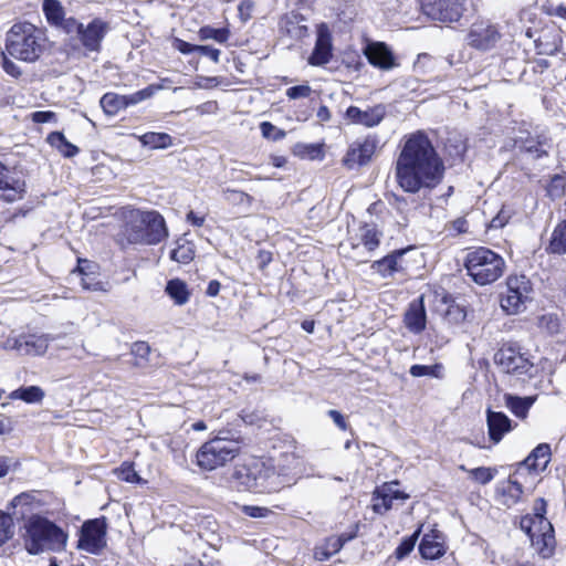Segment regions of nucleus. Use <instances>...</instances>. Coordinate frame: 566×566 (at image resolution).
<instances>
[{
    "mask_svg": "<svg viewBox=\"0 0 566 566\" xmlns=\"http://www.w3.org/2000/svg\"><path fill=\"white\" fill-rule=\"evenodd\" d=\"M446 166L424 130L406 137L396 160L395 175L398 186L408 193L432 191L443 180Z\"/></svg>",
    "mask_w": 566,
    "mask_h": 566,
    "instance_id": "obj_1",
    "label": "nucleus"
},
{
    "mask_svg": "<svg viewBox=\"0 0 566 566\" xmlns=\"http://www.w3.org/2000/svg\"><path fill=\"white\" fill-rule=\"evenodd\" d=\"M228 480L238 491L254 493H273L285 486L281 474L273 467L258 460L248 464L235 465Z\"/></svg>",
    "mask_w": 566,
    "mask_h": 566,
    "instance_id": "obj_2",
    "label": "nucleus"
},
{
    "mask_svg": "<svg viewBox=\"0 0 566 566\" xmlns=\"http://www.w3.org/2000/svg\"><path fill=\"white\" fill-rule=\"evenodd\" d=\"M66 541V533L46 517L33 515L25 524L24 546L31 555L44 551L60 552Z\"/></svg>",
    "mask_w": 566,
    "mask_h": 566,
    "instance_id": "obj_3",
    "label": "nucleus"
},
{
    "mask_svg": "<svg viewBox=\"0 0 566 566\" xmlns=\"http://www.w3.org/2000/svg\"><path fill=\"white\" fill-rule=\"evenodd\" d=\"M464 268L474 283L488 285L497 281L503 275L505 261L493 250L479 247L468 252Z\"/></svg>",
    "mask_w": 566,
    "mask_h": 566,
    "instance_id": "obj_4",
    "label": "nucleus"
},
{
    "mask_svg": "<svg viewBox=\"0 0 566 566\" xmlns=\"http://www.w3.org/2000/svg\"><path fill=\"white\" fill-rule=\"evenodd\" d=\"M8 53L24 62H35L43 51L39 31L30 22L15 23L6 36Z\"/></svg>",
    "mask_w": 566,
    "mask_h": 566,
    "instance_id": "obj_5",
    "label": "nucleus"
},
{
    "mask_svg": "<svg viewBox=\"0 0 566 566\" xmlns=\"http://www.w3.org/2000/svg\"><path fill=\"white\" fill-rule=\"evenodd\" d=\"M125 237L132 244L155 245L168 237V228L158 211H145L139 221L127 224Z\"/></svg>",
    "mask_w": 566,
    "mask_h": 566,
    "instance_id": "obj_6",
    "label": "nucleus"
},
{
    "mask_svg": "<svg viewBox=\"0 0 566 566\" xmlns=\"http://www.w3.org/2000/svg\"><path fill=\"white\" fill-rule=\"evenodd\" d=\"M240 452L238 441L217 437L205 442L197 451V464L206 471H212L232 461Z\"/></svg>",
    "mask_w": 566,
    "mask_h": 566,
    "instance_id": "obj_7",
    "label": "nucleus"
},
{
    "mask_svg": "<svg viewBox=\"0 0 566 566\" xmlns=\"http://www.w3.org/2000/svg\"><path fill=\"white\" fill-rule=\"evenodd\" d=\"M533 300V284L524 275H510L506 279V293L501 296V307L510 315L522 313L526 303Z\"/></svg>",
    "mask_w": 566,
    "mask_h": 566,
    "instance_id": "obj_8",
    "label": "nucleus"
},
{
    "mask_svg": "<svg viewBox=\"0 0 566 566\" xmlns=\"http://www.w3.org/2000/svg\"><path fill=\"white\" fill-rule=\"evenodd\" d=\"M107 520L105 516L87 520L80 531L77 547L98 555L106 547Z\"/></svg>",
    "mask_w": 566,
    "mask_h": 566,
    "instance_id": "obj_9",
    "label": "nucleus"
},
{
    "mask_svg": "<svg viewBox=\"0 0 566 566\" xmlns=\"http://www.w3.org/2000/svg\"><path fill=\"white\" fill-rule=\"evenodd\" d=\"M420 7L428 18L443 23L458 22L465 11L464 0H420Z\"/></svg>",
    "mask_w": 566,
    "mask_h": 566,
    "instance_id": "obj_10",
    "label": "nucleus"
},
{
    "mask_svg": "<svg viewBox=\"0 0 566 566\" xmlns=\"http://www.w3.org/2000/svg\"><path fill=\"white\" fill-rule=\"evenodd\" d=\"M493 359L507 374L525 375L533 368V364L520 353V347L515 344L503 345Z\"/></svg>",
    "mask_w": 566,
    "mask_h": 566,
    "instance_id": "obj_11",
    "label": "nucleus"
},
{
    "mask_svg": "<svg viewBox=\"0 0 566 566\" xmlns=\"http://www.w3.org/2000/svg\"><path fill=\"white\" fill-rule=\"evenodd\" d=\"M501 36L496 24L490 21H478L470 27L467 34V42L471 48L480 51H489L496 45Z\"/></svg>",
    "mask_w": 566,
    "mask_h": 566,
    "instance_id": "obj_12",
    "label": "nucleus"
},
{
    "mask_svg": "<svg viewBox=\"0 0 566 566\" xmlns=\"http://www.w3.org/2000/svg\"><path fill=\"white\" fill-rule=\"evenodd\" d=\"M109 30L111 27L107 21L101 18H94L86 25L83 24L77 40L86 52L99 53L102 42Z\"/></svg>",
    "mask_w": 566,
    "mask_h": 566,
    "instance_id": "obj_13",
    "label": "nucleus"
},
{
    "mask_svg": "<svg viewBox=\"0 0 566 566\" xmlns=\"http://www.w3.org/2000/svg\"><path fill=\"white\" fill-rule=\"evenodd\" d=\"M25 193V180L0 161V199L11 203L23 199Z\"/></svg>",
    "mask_w": 566,
    "mask_h": 566,
    "instance_id": "obj_14",
    "label": "nucleus"
},
{
    "mask_svg": "<svg viewBox=\"0 0 566 566\" xmlns=\"http://www.w3.org/2000/svg\"><path fill=\"white\" fill-rule=\"evenodd\" d=\"M379 144L376 135H368L363 142L354 143L343 158L344 165L353 169L368 164Z\"/></svg>",
    "mask_w": 566,
    "mask_h": 566,
    "instance_id": "obj_15",
    "label": "nucleus"
},
{
    "mask_svg": "<svg viewBox=\"0 0 566 566\" xmlns=\"http://www.w3.org/2000/svg\"><path fill=\"white\" fill-rule=\"evenodd\" d=\"M332 56V35L327 25L322 23L317 29L316 41L314 49L308 56V64L313 66H323L331 61Z\"/></svg>",
    "mask_w": 566,
    "mask_h": 566,
    "instance_id": "obj_16",
    "label": "nucleus"
},
{
    "mask_svg": "<svg viewBox=\"0 0 566 566\" xmlns=\"http://www.w3.org/2000/svg\"><path fill=\"white\" fill-rule=\"evenodd\" d=\"M386 116V106L377 104L363 111L357 106L350 105L345 112V118L356 125L365 127H375L379 125Z\"/></svg>",
    "mask_w": 566,
    "mask_h": 566,
    "instance_id": "obj_17",
    "label": "nucleus"
},
{
    "mask_svg": "<svg viewBox=\"0 0 566 566\" xmlns=\"http://www.w3.org/2000/svg\"><path fill=\"white\" fill-rule=\"evenodd\" d=\"M363 52L368 63L380 70L388 71L397 65L391 49L384 42H367Z\"/></svg>",
    "mask_w": 566,
    "mask_h": 566,
    "instance_id": "obj_18",
    "label": "nucleus"
},
{
    "mask_svg": "<svg viewBox=\"0 0 566 566\" xmlns=\"http://www.w3.org/2000/svg\"><path fill=\"white\" fill-rule=\"evenodd\" d=\"M403 323L407 329L413 334H420L427 326V312L424 295H420L409 303L403 315Z\"/></svg>",
    "mask_w": 566,
    "mask_h": 566,
    "instance_id": "obj_19",
    "label": "nucleus"
},
{
    "mask_svg": "<svg viewBox=\"0 0 566 566\" xmlns=\"http://www.w3.org/2000/svg\"><path fill=\"white\" fill-rule=\"evenodd\" d=\"M486 424L489 439L494 444L499 443L503 437L516 426L506 413L503 411H493L491 408L486 409Z\"/></svg>",
    "mask_w": 566,
    "mask_h": 566,
    "instance_id": "obj_20",
    "label": "nucleus"
},
{
    "mask_svg": "<svg viewBox=\"0 0 566 566\" xmlns=\"http://www.w3.org/2000/svg\"><path fill=\"white\" fill-rule=\"evenodd\" d=\"M444 535L437 528H431L428 533L423 534L419 543V553L424 559H437L444 555L446 543Z\"/></svg>",
    "mask_w": 566,
    "mask_h": 566,
    "instance_id": "obj_21",
    "label": "nucleus"
},
{
    "mask_svg": "<svg viewBox=\"0 0 566 566\" xmlns=\"http://www.w3.org/2000/svg\"><path fill=\"white\" fill-rule=\"evenodd\" d=\"M411 249L412 247L396 249L384 258L374 261L370 268L382 279L392 277L396 273L402 270V266L399 264V260Z\"/></svg>",
    "mask_w": 566,
    "mask_h": 566,
    "instance_id": "obj_22",
    "label": "nucleus"
},
{
    "mask_svg": "<svg viewBox=\"0 0 566 566\" xmlns=\"http://www.w3.org/2000/svg\"><path fill=\"white\" fill-rule=\"evenodd\" d=\"M434 302L441 303V305H444V310H440L438 306L436 307V311L442 312L444 315V318L451 323V324H460L465 321L467 318V312L463 306L457 304L453 300V296L442 290L441 292L436 291L434 292Z\"/></svg>",
    "mask_w": 566,
    "mask_h": 566,
    "instance_id": "obj_23",
    "label": "nucleus"
},
{
    "mask_svg": "<svg viewBox=\"0 0 566 566\" xmlns=\"http://www.w3.org/2000/svg\"><path fill=\"white\" fill-rule=\"evenodd\" d=\"M305 17L300 12L292 11L286 13L280 21L281 30L294 40H302L308 35V28Z\"/></svg>",
    "mask_w": 566,
    "mask_h": 566,
    "instance_id": "obj_24",
    "label": "nucleus"
},
{
    "mask_svg": "<svg viewBox=\"0 0 566 566\" xmlns=\"http://www.w3.org/2000/svg\"><path fill=\"white\" fill-rule=\"evenodd\" d=\"M551 446L548 443H539L520 463V467H525L530 472H542L547 468L551 461Z\"/></svg>",
    "mask_w": 566,
    "mask_h": 566,
    "instance_id": "obj_25",
    "label": "nucleus"
},
{
    "mask_svg": "<svg viewBox=\"0 0 566 566\" xmlns=\"http://www.w3.org/2000/svg\"><path fill=\"white\" fill-rule=\"evenodd\" d=\"M530 539L532 546L543 558H548L553 555L556 544L553 525L546 526L543 530L538 526L537 532Z\"/></svg>",
    "mask_w": 566,
    "mask_h": 566,
    "instance_id": "obj_26",
    "label": "nucleus"
},
{
    "mask_svg": "<svg viewBox=\"0 0 566 566\" xmlns=\"http://www.w3.org/2000/svg\"><path fill=\"white\" fill-rule=\"evenodd\" d=\"M165 293L172 300L174 304L178 306L188 303L191 295L187 283L178 277L167 281Z\"/></svg>",
    "mask_w": 566,
    "mask_h": 566,
    "instance_id": "obj_27",
    "label": "nucleus"
},
{
    "mask_svg": "<svg viewBox=\"0 0 566 566\" xmlns=\"http://www.w3.org/2000/svg\"><path fill=\"white\" fill-rule=\"evenodd\" d=\"M49 335H23L22 355H43L49 346Z\"/></svg>",
    "mask_w": 566,
    "mask_h": 566,
    "instance_id": "obj_28",
    "label": "nucleus"
},
{
    "mask_svg": "<svg viewBox=\"0 0 566 566\" xmlns=\"http://www.w3.org/2000/svg\"><path fill=\"white\" fill-rule=\"evenodd\" d=\"M45 397L44 390L40 386H21L9 394L12 400H22L27 403H40Z\"/></svg>",
    "mask_w": 566,
    "mask_h": 566,
    "instance_id": "obj_29",
    "label": "nucleus"
},
{
    "mask_svg": "<svg viewBox=\"0 0 566 566\" xmlns=\"http://www.w3.org/2000/svg\"><path fill=\"white\" fill-rule=\"evenodd\" d=\"M46 142L66 158H72L80 153L78 147L69 142L62 132L50 133Z\"/></svg>",
    "mask_w": 566,
    "mask_h": 566,
    "instance_id": "obj_30",
    "label": "nucleus"
},
{
    "mask_svg": "<svg viewBox=\"0 0 566 566\" xmlns=\"http://www.w3.org/2000/svg\"><path fill=\"white\" fill-rule=\"evenodd\" d=\"M138 140L150 149H166L172 145V137L167 133L148 132L138 136Z\"/></svg>",
    "mask_w": 566,
    "mask_h": 566,
    "instance_id": "obj_31",
    "label": "nucleus"
},
{
    "mask_svg": "<svg viewBox=\"0 0 566 566\" xmlns=\"http://www.w3.org/2000/svg\"><path fill=\"white\" fill-rule=\"evenodd\" d=\"M390 484H382L381 486H377L373 493V511L377 514H385L392 507V501L389 496Z\"/></svg>",
    "mask_w": 566,
    "mask_h": 566,
    "instance_id": "obj_32",
    "label": "nucleus"
},
{
    "mask_svg": "<svg viewBox=\"0 0 566 566\" xmlns=\"http://www.w3.org/2000/svg\"><path fill=\"white\" fill-rule=\"evenodd\" d=\"M42 11L48 23L53 28H56L65 17L64 7L59 0H43Z\"/></svg>",
    "mask_w": 566,
    "mask_h": 566,
    "instance_id": "obj_33",
    "label": "nucleus"
},
{
    "mask_svg": "<svg viewBox=\"0 0 566 566\" xmlns=\"http://www.w3.org/2000/svg\"><path fill=\"white\" fill-rule=\"evenodd\" d=\"M547 250L553 254H566V219L555 227Z\"/></svg>",
    "mask_w": 566,
    "mask_h": 566,
    "instance_id": "obj_34",
    "label": "nucleus"
},
{
    "mask_svg": "<svg viewBox=\"0 0 566 566\" xmlns=\"http://www.w3.org/2000/svg\"><path fill=\"white\" fill-rule=\"evenodd\" d=\"M505 405L509 410L518 418H525L532 406V401L528 397H520L512 394L504 396Z\"/></svg>",
    "mask_w": 566,
    "mask_h": 566,
    "instance_id": "obj_35",
    "label": "nucleus"
},
{
    "mask_svg": "<svg viewBox=\"0 0 566 566\" xmlns=\"http://www.w3.org/2000/svg\"><path fill=\"white\" fill-rule=\"evenodd\" d=\"M360 240L368 251H375L380 244L382 232L377 229L376 224L364 223L360 227Z\"/></svg>",
    "mask_w": 566,
    "mask_h": 566,
    "instance_id": "obj_36",
    "label": "nucleus"
},
{
    "mask_svg": "<svg viewBox=\"0 0 566 566\" xmlns=\"http://www.w3.org/2000/svg\"><path fill=\"white\" fill-rule=\"evenodd\" d=\"M515 146L520 149V151L531 154L534 156V158L547 156V151L542 148L543 143L539 140L538 137H518L517 139H515Z\"/></svg>",
    "mask_w": 566,
    "mask_h": 566,
    "instance_id": "obj_37",
    "label": "nucleus"
},
{
    "mask_svg": "<svg viewBox=\"0 0 566 566\" xmlns=\"http://www.w3.org/2000/svg\"><path fill=\"white\" fill-rule=\"evenodd\" d=\"M99 104L107 116H114L119 111L125 109L124 97L113 92L105 93L101 97Z\"/></svg>",
    "mask_w": 566,
    "mask_h": 566,
    "instance_id": "obj_38",
    "label": "nucleus"
},
{
    "mask_svg": "<svg viewBox=\"0 0 566 566\" xmlns=\"http://www.w3.org/2000/svg\"><path fill=\"white\" fill-rule=\"evenodd\" d=\"M501 493L505 497V505H514L518 502L523 494V485L518 481L510 478L505 485L502 486Z\"/></svg>",
    "mask_w": 566,
    "mask_h": 566,
    "instance_id": "obj_39",
    "label": "nucleus"
},
{
    "mask_svg": "<svg viewBox=\"0 0 566 566\" xmlns=\"http://www.w3.org/2000/svg\"><path fill=\"white\" fill-rule=\"evenodd\" d=\"M198 36L201 41L214 40L218 43H226L230 36V31L228 28L205 25L199 29Z\"/></svg>",
    "mask_w": 566,
    "mask_h": 566,
    "instance_id": "obj_40",
    "label": "nucleus"
},
{
    "mask_svg": "<svg viewBox=\"0 0 566 566\" xmlns=\"http://www.w3.org/2000/svg\"><path fill=\"white\" fill-rule=\"evenodd\" d=\"M293 154L302 159H318L323 157L322 147L318 144L297 143L293 147Z\"/></svg>",
    "mask_w": 566,
    "mask_h": 566,
    "instance_id": "obj_41",
    "label": "nucleus"
},
{
    "mask_svg": "<svg viewBox=\"0 0 566 566\" xmlns=\"http://www.w3.org/2000/svg\"><path fill=\"white\" fill-rule=\"evenodd\" d=\"M223 197L231 205L245 206L247 208H250L254 201V198L249 193L230 188L223 190Z\"/></svg>",
    "mask_w": 566,
    "mask_h": 566,
    "instance_id": "obj_42",
    "label": "nucleus"
},
{
    "mask_svg": "<svg viewBox=\"0 0 566 566\" xmlns=\"http://www.w3.org/2000/svg\"><path fill=\"white\" fill-rule=\"evenodd\" d=\"M420 534L421 527H418L411 535L402 538L395 551V556L398 559H402L408 556L413 551Z\"/></svg>",
    "mask_w": 566,
    "mask_h": 566,
    "instance_id": "obj_43",
    "label": "nucleus"
},
{
    "mask_svg": "<svg viewBox=\"0 0 566 566\" xmlns=\"http://www.w3.org/2000/svg\"><path fill=\"white\" fill-rule=\"evenodd\" d=\"M442 369H443V367L441 364H434V365L415 364L410 367L409 373L412 377L429 376V377H433V378H441Z\"/></svg>",
    "mask_w": 566,
    "mask_h": 566,
    "instance_id": "obj_44",
    "label": "nucleus"
},
{
    "mask_svg": "<svg viewBox=\"0 0 566 566\" xmlns=\"http://www.w3.org/2000/svg\"><path fill=\"white\" fill-rule=\"evenodd\" d=\"M195 251L192 247L187 244H178L176 249L170 251V259L175 262L187 264L193 260Z\"/></svg>",
    "mask_w": 566,
    "mask_h": 566,
    "instance_id": "obj_45",
    "label": "nucleus"
},
{
    "mask_svg": "<svg viewBox=\"0 0 566 566\" xmlns=\"http://www.w3.org/2000/svg\"><path fill=\"white\" fill-rule=\"evenodd\" d=\"M566 187V177L559 174H556L551 177V180L547 185V193L551 198H560L564 195Z\"/></svg>",
    "mask_w": 566,
    "mask_h": 566,
    "instance_id": "obj_46",
    "label": "nucleus"
},
{
    "mask_svg": "<svg viewBox=\"0 0 566 566\" xmlns=\"http://www.w3.org/2000/svg\"><path fill=\"white\" fill-rule=\"evenodd\" d=\"M546 509L547 502L543 497H538L535 500L533 514L531 516L536 518V521L538 522V526H541V530L552 525L551 522L546 518Z\"/></svg>",
    "mask_w": 566,
    "mask_h": 566,
    "instance_id": "obj_47",
    "label": "nucleus"
},
{
    "mask_svg": "<svg viewBox=\"0 0 566 566\" xmlns=\"http://www.w3.org/2000/svg\"><path fill=\"white\" fill-rule=\"evenodd\" d=\"M260 130L264 138L273 142H279L286 136V132L276 127L271 122H262L260 124Z\"/></svg>",
    "mask_w": 566,
    "mask_h": 566,
    "instance_id": "obj_48",
    "label": "nucleus"
},
{
    "mask_svg": "<svg viewBox=\"0 0 566 566\" xmlns=\"http://www.w3.org/2000/svg\"><path fill=\"white\" fill-rule=\"evenodd\" d=\"M116 474L119 480L128 482V483H138L140 481V476L134 469V464L129 463V462H124L116 470Z\"/></svg>",
    "mask_w": 566,
    "mask_h": 566,
    "instance_id": "obj_49",
    "label": "nucleus"
},
{
    "mask_svg": "<svg viewBox=\"0 0 566 566\" xmlns=\"http://www.w3.org/2000/svg\"><path fill=\"white\" fill-rule=\"evenodd\" d=\"M83 23L80 22L76 18L70 17V18H63L60 24L56 25L55 29L62 30L64 33L72 35L75 34L76 39L80 35V32L82 30Z\"/></svg>",
    "mask_w": 566,
    "mask_h": 566,
    "instance_id": "obj_50",
    "label": "nucleus"
},
{
    "mask_svg": "<svg viewBox=\"0 0 566 566\" xmlns=\"http://www.w3.org/2000/svg\"><path fill=\"white\" fill-rule=\"evenodd\" d=\"M12 517L8 513L0 511V546L12 536Z\"/></svg>",
    "mask_w": 566,
    "mask_h": 566,
    "instance_id": "obj_51",
    "label": "nucleus"
},
{
    "mask_svg": "<svg viewBox=\"0 0 566 566\" xmlns=\"http://www.w3.org/2000/svg\"><path fill=\"white\" fill-rule=\"evenodd\" d=\"M496 470L485 467H479L473 470H471V476L473 480L479 482L480 484H488L490 483L495 474Z\"/></svg>",
    "mask_w": 566,
    "mask_h": 566,
    "instance_id": "obj_52",
    "label": "nucleus"
},
{
    "mask_svg": "<svg viewBox=\"0 0 566 566\" xmlns=\"http://www.w3.org/2000/svg\"><path fill=\"white\" fill-rule=\"evenodd\" d=\"M312 93V87L308 84L294 85L286 90L289 99H298L308 97Z\"/></svg>",
    "mask_w": 566,
    "mask_h": 566,
    "instance_id": "obj_53",
    "label": "nucleus"
},
{
    "mask_svg": "<svg viewBox=\"0 0 566 566\" xmlns=\"http://www.w3.org/2000/svg\"><path fill=\"white\" fill-rule=\"evenodd\" d=\"M241 511L244 515L252 518H263L271 513L270 509L258 505H243Z\"/></svg>",
    "mask_w": 566,
    "mask_h": 566,
    "instance_id": "obj_54",
    "label": "nucleus"
},
{
    "mask_svg": "<svg viewBox=\"0 0 566 566\" xmlns=\"http://www.w3.org/2000/svg\"><path fill=\"white\" fill-rule=\"evenodd\" d=\"M521 530L531 538L538 530V522L531 515H525L520 522Z\"/></svg>",
    "mask_w": 566,
    "mask_h": 566,
    "instance_id": "obj_55",
    "label": "nucleus"
},
{
    "mask_svg": "<svg viewBox=\"0 0 566 566\" xmlns=\"http://www.w3.org/2000/svg\"><path fill=\"white\" fill-rule=\"evenodd\" d=\"M150 354V346L146 342H135L132 345V355H134L136 358L140 359H148V356Z\"/></svg>",
    "mask_w": 566,
    "mask_h": 566,
    "instance_id": "obj_56",
    "label": "nucleus"
},
{
    "mask_svg": "<svg viewBox=\"0 0 566 566\" xmlns=\"http://www.w3.org/2000/svg\"><path fill=\"white\" fill-rule=\"evenodd\" d=\"M1 57H2V69L3 71L14 77V78H18L20 75H21V70L19 69V66L12 62L7 55L4 52H1Z\"/></svg>",
    "mask_w": 566,
    "mask_h": 566,
    "instance_id": "obj_57",
    "label": "nucleus"
},
{
    "mask_svg": "<svg viewBox=\"0 0 566 566\" xmlns=\"http://www.w3.org/2000/svg\"><path fill=\"white\" fill-rule=\"evenodd\" d=\"M31 119L36 124H45L56 120V114L52 111H35L31 114Z\"/></svg>",
    "mask_w": 566,
    "mask_h": 566,
    "instance_id": "obj_58",
    "label": "nucleus"
},
{
    "mask_svg": "<svg viewBox=\"0 0 566 566\" xmlns=\"http://www.w3.org/2000/svg\"><path fill=\"white\" fill-rule=\"evenodd\" d=\"M327 416L333 420L334 424L338 429L346 431L349 428V424L346 421L345 416L340 411L336 409H331L327 411Z\"/></svg>",
    "mask_w": 566,
    "mask_h": 566,
    "instance_id": "obj_59",
    "label": "nucleus"
},
{
    "mask_svg": "<svg viewBox=\"0 0 566 566\" xmlns=\"http://www.w3.org/2000/svg\"><path fill=\"white\" fill-rule=\"evenodd\" d=\"M202 56L209 57L214 63L219 62L221 51L212 45H198V51Z\"/></svg>",
    "mask_w": 566,
    "mask_h": 566,
    "instance_id": "obj_60",
    "label": "nucleus"
},
{
    "mask_svg": "<svg viewBox=\"0 0 566 566\" xmlns=\"http://www.w3.org/2000/svg\"><path fill=\"white\" fill-rule=\"evenodd\" d=\"M94 268H96V265L92 262H90L88 260H85V259H78L77 260V265L75 268V270L73 271V273H78L81 276H88V274H94Z\"/></svg>",
    "mask_w": 566,
    "mask_h": 566,
    "instance_id": "obj_61",
    "label": "nucleus"
},
{
    "mask_svg": "<svg viewBox=\"0 0 566 566\" xmlns=\"http://www.w3.org/2000/svg\"><path fill=\"white\" fill-rule=\"evenodd\" d=\"M199 44H192L190 42L176 39L175 40V48L182 54H192L197 53Z\"/></svg>",
    "mask_w": 566,
    "mask_h": 566,
    "instance_id": "obj_62",
    "label": "nucleus"
},
{
    "mask_svg": "<svg viewBox=\"0 0 566 566\" xmlns=\"http://www.w3.org/2000/svg\"><path fill=\"white\" fill-rule=\"evenodd\" d=\"M446 149L450 156H452L454 158H462L463 155L465 154L467 147H465L464 143L459 142L455 145H452L450 143L447 144Z\"/></svg>",
    "mask_w": 566,
    "mask_h": 566,
    "instance_id": "obj_63",
    "label": "nucleus"
},
{
    "mask_svg": "<svg viewBox=\"0 0 566 566\" xmlns=\"http://www.w3.org/2000/svg\"><path fill=\"white\" fill-rule=\"evenodd\" d=\"M81 284L84 290L87 291H99L102 290V283L99 281H95L94 277L88 274V276L81 277Z\"/></svg>",
    "mask_w": 566,
    "mask_h": 566,
    "instance_id": "obj_64",
    "label": "nucleus"
}]
</instances>
